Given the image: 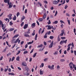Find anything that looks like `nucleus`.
<instances>
[{
    "label": "nucleus",
    "instance_id": "39448f33",
    "mask_svg": "<svg viewBox=\"0 0 76 76\" xmlns=\"http://www.w3.org/2000/svg\"><path fill=\"white\" fill-rule=\"evenodd\" d=\"M53 45V41L51 43L50 45H49V47L50 48H52Z\"/></svg>",
    "mask_w": 76,
    "mask_h": 76
},
{
    "label": "nucleus",
    "instance_id": "8fccbe9b",
    "mask_svg": "<svg viewBox=\"0 0 76 76\" xmlns=\"http://www.w3.org/2000/svg\"><path fill=\"white\" fill-rule=\"evenodd\" d=\"M66 39V37H61V39Z\"/></svg>",
    "mask_w": 76,
    "mask_h": 76
},
{
    "label": "nucleus",
    "instance_id": "f3484780",
    "mask_svg": "<svg viewBox=\"0 0 76 76\" xmlns=\"http://www.w3.org/2000/svg\"><path fill=\"white\" fill-rule=\"evenodd\" d=\"M31 30L30 29V28H29L28 29V31L27 32V34H30V31Z\"/></svg>",
    "mask_w": 76,
    "mask_h": 76
},
{
    "label": "nucleus",
    "instance_id": "bf43d9fd",
    "mask_svg": "<svg viewBox=\"0 0 76 76\" xmlns=\"http://www.w3.org/2000/svg\"><path fill=\"white\" fill-rule=\"evenodd\" d=\"M15 58V57H12V61H13L14 60Z\"/></svg>",
    "mask_w": 76,
    "mask_h": 76
},
{
    "label": "nucleus",
    "instance_id": "c85d7f7f",
    "mask_svg": "<svg viewBox=\"0 0 76 76\" xmlns=\"http://www.w3.org/2000/svg\"><path fill=\"white\" fill-rule=\"evenodd\" d=\"M37 34L35 36V40H37Z\"/></svg>",
    "mask_w": 76,
    "mask_h": 76
},
{
    "label": "nucleus",
    "instance_id": "4c0bfd02",
    "mask_svg": "<svg viewBox=\"0 0 76 76\" xmlns=\"http://www.w3.org/2000/svg\"><path fill=\"white\" fill-rule=\"evenodd\" d=\"M65 61V59H61L60 60V61L61 62H63L64 61Z\"/></svg>",
    "mask_w": 76,
    "mask_h": 76
},
{
    "label": "nucleus",
    "instance_id": "c756f323",
    "mask_svg": "<svg viewBox=\"0 0 76 76\" xmlns=\"http://www.w3.org/2000/svg\"><path fill=\"white\" fill-rule=\"evenodd\" d=\"M54 38V36H50V39H52Z\"/></svg>",
    "mask_w": 76,
    "mask_h": 76
},
{
    "label": "nucleus",
    "instance_id": "f03ea898",
    "mask_svg": "<svg viewBox=\"0 0 76 76\" xmlns=\"http://www.w3.org/2000/svg\"><path fill=\"white\" fill-rule=\"evenodd\" d=\"M15 40V39H13L11 40V42L12 44L14 43H17L18 42V43L19 44H20V39H19V38H18L14 42V41Z\"/></svg>",
    "mask_w": 76,
    "mask_h": 76
},
{
    "label": "nucleus",
    "instance_id": "ea45409f",
    "mask_svg": "<svg viewBox=\"0 0 76 76\" xmlns=\"http://www.w3.org/2000/svg\"><path fill=\"white\" fill-rule=\"evenodd\" d=\"M60 22L61 23H65V22L62 20H60Z\"/></svg>",
    "mask_w": 76,
    "mask_h": 76
},
{
    "label": "nucleus",
    "instance_id": "4d7b16f0",
    "mask_svg": "<svg viewBox=\"0 0 76 76\" xmlns=\"http://www.w3.org/2000/svg\"><path fill=\"white\" fill-rule=\"evenodd\" d=\"M45 28H44L43 29V31L41 32V34H42L43 33V32L44 31V30H45Z\"/></svg>",
    "mask_w": 76,
    "mask_h": 76
},
{
    "label": "nucleus",
    "instance_id": "cd10ccee",
    "mask_svg": "<svg viewBox=\"0 0 76 76\" xmlns=\"http://www.w3.org/2000/svg\"><path fill=\"white\" fill-rule=\"evenodd\" d=\"M14 30V28H11L10 29L9 31H12Z\"/></svg>",
    "mask_w": 76,
    "mask_h": 76
},
{
    "label": "nucleus",
    "instance_id": "58836bf2",
    "mask_svg": "<svg viewBox=\"0 0 76 76\" xmlns=\"http://www.w3.org/2000/svg\"><path fill=\"white\" fill-rule=\"evenodd\" d=\"M48 25H50L51 24V21H50V20H49V22H48Z\"/></svg>",
    "mask_w": 76,
    "mask_h": 76
},
{
    "label": "nucleus",
    "instance_id": "052dcab7",
    "mask_svg": "<svg viewBox=\"0 0 76 76\" xmlns=\"http://www.w3.org/2000/svg\"><path fill=\"white\" fill-rule=\"evenodd\" d=\"M47 38V36L46 35H45L44 36V38Z\"/></svg>",
    "mask_w": 76,
    "mask_h": 76
},
{
    "label": "nucleus",
    "instance_id": "6ab92c4d",
    "mask_svg": "<svg viewBox=\"0 0 76 76\" xmlns=\"http://www.w3.org/2000/svg\"><path fill=\"white\" fill-rule=\"evenodd\" d=\"M6 67L7 68V69H4V71L5 72H6L8 69L9 66H7Z\"/></svg>",
    "mask_w": 76,
    "mask_h": 76
},
{
    "label": "nucleus",
    "instance_id": "9d476101",
    "mask_svg": "<svg viewBox=\"0 0 76 76\" xmlns=\"http://www.w3.org/2000/svg\"><path fill=\"white\" fill-rule=\"evenodd\" d=\"M28 27V24H25L23 28L24 29H26Z\"/></svg>",
    "mask_w": 76,
    "mask_h": 76
},
{
    "label": "nucleus",
    "instance_id": "72a5a7b5",
    "mask_svg": "<svg viewBox=\"0 0 76 76\" xmlns=\"http://www.w3.org/2000/svg\"><path fill=\"white\" fill-rule=\"evenodd\" d=\"M67 39H66L65 40H63V41L64 43H65V44H66L67 42Z\"/></svg>",
    "mask_w": 76,
    "mask_h": 76
},
{
    "label": "nucleus",
    "instance_id": "f704fd0d",
    "mask_svg": "<svg viewBox=\"0 0 76 76\" xmlns=\"http://www.w3.org/2000/svg\"><path fill=\"white\" fill-rule=\"evenodd\" d=\"M54 65H52L51 67V70H53L54 69Z\"/></svg>",
    "mask_w": 76,
    "mask_h": 76
},
{
    "label": "nucleus",
    "instance_id": "37998d69",
    "mask_svg": "<svg viewBox=\"0 0 76 76\" xmlns=\"http://www.w3.org/2000/svg\"><path fill=\"white\" fill-rule=\"evenodd\" d=\"M68 7V5H66L65 7V9H66Z\"/></svg>",
    "mask_w": 76,
    "mask_h": 76
},
{
    "label": "nucleus",
    "instance_id": "13d9d810",
    "mask_svg": "<svg viewBox=\"0 0 76 76\" xmlns=\"http://www.w3.org/2000/svg\"><path fill=\"white\" fill-rule=\"evenodd\" d=\"M44 2L45 4H47L48 3V2L47 1H44Z\"/></svg>",
    "mask_w": 76,
    "mask_h": 76
},
{
    "label": "nucleus",
    "instance_id": "680f3d73",
    "mask_svg": "<svg viewBox=\"0 0 76 76\" xmlns=\"http://www.w3.org/2000/svg\"><path fill=\"white\" fill-rule=\"evenodd\" d=\"M66 15L67 16L70 17L69 14L68 13H66Z\"/></svg>",
    "mask_w": 76,
    "mask_h": 76
},
{
    "label": "nucleus",
    "instance_id": "49530a36",
    "mask_svg": "<svg viewBox=\"0 0 76 76\" xmlns=\"http://www.w3.org/2000/svg\"><path fill=\"white\" fill-rule=\"evenodd\" d=\"M11 53H10V52L8 54H7V56H10V55H11Z\"/></svg>",
    "mask_w": 76,
    "mask_h": 76
},
{
    "label": "nucleus",
    "instance_id": "412c9836",
    "mask_svg": "<svg viewBox=\"0 0 76 76\" xmlns=\"http://www.w3.org/2000/svg\"><path fill=\"white\" fill-rule=\"evenodd\" d=\"M20 57L19 56H18V57H17L16 59V60L18 61H19L20 60Z\"/></svg>",
    "mask_w": 76,
    "mask_h": 76
},
{
    "label": "nucleus",
    "instance_id": "e433bc0d",
    "mask_svg": "<svg viewBox=\"0 0 76 76\" xmlns=\"http://www.w3.org/2000/svg\"><path fill=\"white\" fill-rule=\"evenodd\" d=\"M7 20H8V23H9V21H10L9 19L8 18H6V19H5V21H7Z\"/></svg>",
    "mask_w": 76,
    "mask_h": 76
},
{
    "label": "nucleus",
    "instance_id": "c9c22d12",
    "mask_svg": "<svg viewBox=\"0 0 76 76\" xmlns=\"http://www.w3.org/2000/svg\"><path fill=\"white\" fill-rule=\"evenodd\" d=\"M67 22L69 23V25H70V20H67Z\"/></svg>",
    "mask_w": 76,
    "mask_h": 76
},
{
    "label": "nucleus",
    "instance_id": "0eeeda50",
    "mask_svg": "<svg viewBox=\"0 0 76 76\" xmlns=\"http://www.w3.org/2000/svg\"><path fill=\"white\" fill-rule=\"evenodd\" d=\"M46 27H48V30H50L51 29V26L50 25H47L46 26Z\"/></svg>",
    "mask_w": 76,
    "mask_h": 76
},
{
    "label": "nucleus",
    "instance_id": "9b49d317",
    "mask_svg": "<svg viewBox=\"0 0 76 76\" xmlns=\"http://www.w3.org/2000/svg\"><path fill=\"white\" fill-rule=\"evenodd\" d=\"M22 65L26 66H27V64L25 62H23V63H22Z\"/></svg>",
    "mask_w": 76,
    "mask_h": 76
},
{
    "label": "nucleus",
    "instance_id": "ddd939ff",
    "mask_svg": "<svg viewBox=\"0 0 76 76\" xmlns=\"http://www.w3.org/2000/svg\"><path fill=\"white\" fill-rule=\"evenodd\" d=\"M19 36V35L18 34H16L14 36V37H12V39L14 38H17V37L18 36Z\"/></svg>",
    "mask_w": 76,
    "mask_h": 76
},
{
    "label": "nucleus",
    "instance_id": "f257e3e1",
    "mask_svg": "<svg viewBox=\"0 0 76 76\" xmlns=\"http://www.w3.org/2000/svg\"><path fill=\"white\" fill-rule=\"evenodd\" d=\"M0 25L1 26L2 28V29L4 30V32H5L7 30V28H5L6 26L5 25L4 26V24L3 23V22L1 20H0V27H1Z\"/></svg>",
    "mask_w": 76,
    "mask_h": 76
},
{
    "label": "nucleus",
    "instance_id": "6e6d98bb",
    "mask_svg": "<svg viewBox=\"0 0 76 76\" xmlns=\"http://www.w3.org/2000/svg\"><path fill=\"white\" fill-rule=\"evenodd\" d=\"M64 30H62L61 31V33H62V34H64Z\"/></svg>",
    "mask_w": 76,
    "mask_h": 76
},
{
    "label": "nucleus",
    "instance_id": "4468645a",
    "mask_svg": "<svg viewBox=\"0 0 76 76\" xmlns=\"http://www.w3.org/2000/svg\"><path fill=\"white\" fill-rule=\"evenodd\" d=\"M32 28L34 27L35 26V23H34L31 25Z\"/></svg>",
    "mask_w": 76,
    "mask_h": 76
},
{
    "label": "nucleus",
    "instance_id": "6e6552de",
    "mask_svg": "<svg viewBox=\"0 0 76 76\" xmlns=\"http://www.w3.org/2000/svg\"><path fill=\"white\" fill-rule=\"evenodd\" d=\"M47 16V13H44V15H43V19H45L46 18V17Z\"/></svg>",
    "mask_w": 76,
    "mask_h": 76
},
{
    "label": "nucleus",
    "instance_id": "c03bdc74",
    "mask_svg": "<svg viewBox=\"0 0 76 76\" xmlns=\"http://www.w3.org/2000/svg\"><path fill=\"white\" fill-rule=\"evenodd\" d=\"M16 15H17V17H18V16L20 15V13H19V12H18L17 13V14H16Z\"/></svg>",
    "mask_w": 76,
    "mask_h": 76
},
{
    "label": "nucleus",
    "instance_id": "5fc2aeb1",
    "mask_svg": "<svg viewBox=\"0 0 76 76\" xmlns=\"http://www.w3.org/2000/svg\"><path fill=\"white\" fill-rule=\"evenodd\" d=\"M39 51L41 52L42 51H43V49H39Z\"/></svg>",
    "mask_w": 76,
    "mask_h": 76
},
{
    "label": "nucleus",
    "instance_id": "bb28decb",
    "mask_svg": "<svg viewBox=\"0 0 76 76\" xmlns=\"http://www.w3.org/2000/svg\"><path fill=\"white\" fill-rule=\"evenodd\" d=\"M39 22H42L43 21V18H39Z\"/></svg>",
    "mask_w": 76,
    "mask_h": 76
},
{
    "label": "nucleus",
    "instance_id": "a211bd4d",
    "mask_svg": "<svg viewBox=\"0 0 76 76\" xmlns=\"http://www.w3.org/2000/svg\"><path fill=\"white\" fill-rule=\"evenodd\" d=\"M42 70V69H40V75H43V72Z\"/></svg>",
    "mask_w": 76,
    "mask_h": 76
},
{
    "label": "nucleus",
    "instance_id": "3c124183",
    "mask_svg": "<svg viewBox=\"0 0 76 76\" xmlns=\"http://www.w3.org/2000/svg\"><path fill=\"white\" fill-rule=\"evenodd\" d=\"M15 45H16V44L15 43V44H14V45H13V46H12V49L13 48H14V47L15 46Z\"/></svg>",
    "mask_w": 76,
    "mask_h": 76
},
{
    "label": "nucleus",
    "instance_id": "2f4dec72",
    "mask_svg": "<svg viewBox=\"0 0 76 76\" xmlns=\"http://www.w3.org/2000/svg\"><path fill=\"white\" fill-rule=\"evenodd\" d=\"M37 53H34V54L33 55V57L34 58H35L36 57Z\"/></svg>",
    "mask_w": 76,
    "mask_h": 76
},
{
    "label": "nucleus",
    "instance_id": "79ce46f5",
    "mask_svg": "<svg viewBox=\"0 0 76 76\" xmlns=\"http://www.w3.org/2000/svg\"><path fill=\"white\" fill-rule=\"evenodd\" d=\"M28 53V52L26 50V51H25L23 53L24 54H27Z\"/></svg>",
    "mask_w": 76,
    "mask_h": 76
},
{
    "label": "nucleus",
    "instance_id": "338daca9",
    "mask_svg": "<svg viewBox=\"0 0 76 76\" xmlns=\"http://www.w3.org/2000/svg\"><path fill=\"white\" fill-rule=\"evenodd\" d=\"M71 45H72V47H73V48H74V45L73 44V43H72V44H71Z\"/></svg>",
    "mask_w": 76,
    "mask_h": 76
},
{
    "label": "nucleus",
    "instance_id": "0e129e2a",
    "mask_svg": "<svg viewBox=\"0 0 76 76\" xmlns=\"http://www.w3.org/2000/svg\"><path fill=\"white\" fill-rule=\"evenodd\" d=\"M12 16V14H9V15H8V17H11Z\"/></svg>",
    "mask_w": 76,
    "mask_h": 76
},
{
    "label": "nucleus",
    "instance_id": "473e14b6",
    "mask_svg": "<svg viewBox=\"0 0 76 76\" xmlns=\"http://www.w3.org/2000/svg\"><path fill=\"white\" fill-rule=\"evenodd\" d=\"M64 43L63 40H61V42H60V44L61 45L62 44Z\"/></svg>",
    "mask_w": 76,
    "mask_h": 76
},
{
    "label": "nucleus",
    "instance_id": "774afa93",
    "mask_svg": "<svg viewBox=\"0 0 76 76\" xmlns=\"http://www.w3.org/2000/svg\"><path fill=\"white\" fill-rule=\"evenodd\" d=\"M28 47V45L27 44H26V45H25V48H27Z\"/></svg>",
    "mask_w": 76,
    "mask_h": 76
},
{
    "label": "nucleus",
    "instance_id": "2eb2a0df",
    "mask_svg": "<svg viewBox=\"0 0 76 76\" xmlns=\"http://www.w3.org/2000/svg\"><path fill=\"white\" fill-rule=\"evenodd\" d=\"M23 18H21V20L22 21L23 20L25 19V17L24 15H23Z\"/></svg>",
    "mask_w": 76,
    "mask_h": 76
},
{
    "label": "nucleus",
    "instance_id": "a18cd8bd",
    "mask_svg": "<svg viewBox=\"0 0 76 76\" xmlns=\"http://www.w3.org/2000/svg\"><path fill=\"white\" fill-rule=\"evenodd\" d=\"M24 22H22V23H21V27H22L23 26V25H24Z\"/></svg>",
    "mask_w": 76,
    "mask_h": 76
},
{
    "label": "nucleus",
    "instance_id": "20e7f679",
    "mask_svg": "<svg viewBox=\"0 0 76 76\" xmlns=\"http://www.w3.org/2000/svg\"><path fill=\"white\" fill-rule=\"evenodd\" d=\"M73 64L72 63V62H70L69 63V68H70V69H71V70H72V69H73L72 66V65L73 66Z\"/></svg>",
    "mask_w": 76,
    "mask_h": 76
},
{
    "label": "nucleus",
    "instance_id": "09e8293b",
    "mask_svg": "<svg viewBox=\"0 0 76 76\" xmlns=\"http://www.w3.org/2000/svg\"><path fill=\"white\" fill-rule=\"evenodd\" d=\"M38 4L40 6H42V4H41V3H40V2H38Z\"/></svg>",
    "mask_w": 76,
    "mask_h": 76
},
{
    "label": "nucleus",
    "instance_id": "b1692460",
    "mask_svg": "<svg viewBox=\"0 0 76 76\" xmlns=\"http://www.w3.org/2000/svg\"><path fill=\"white\" fill-rule=\"evenodd\" d=\"M24 36L25 37H29V35H28V34H24Z\"/></svg>",
    "mask_w": 76,
    "mask_h": 76
},
{
    "label": "nucleus",
    "instance_id": "a878e982",
    "mask_svg": "<svg viewBox=\"0 0 76 76\" xmlns=\"http://www.w3.org/2000/svg\"><path fill=\"white\" fill-rule=\"evenodd\" d=\"M42 29V28H41L39 30V33L40 34L41 33V30Z\"/></svg>",
    "mask_w": 76,
    "mask_h": 76
},
{
    "label": "nucleus",
    "instance_id": "7c9ffc66",
    "mask_svg": "<svg viewBox=\"0 0 76 76\" xmlns=\"http://www.w3.org/2000/svg\"><path fill=\"white\" fill-rule=\"evenodd\" d=\"M35 30H34L33 31V33L32 34V35H33V36H34L35 34Z\"/></svg>",
    "mask_w": 76,
    "mask_h": 76
},
{
    "label": "nucleus",
    "instance_id": "603ef678",
    "mask_svg": "<svg viewBox=\"0 0 76 76\" xmlns=\"http://www.w3.org/2000/svg\"><path fill=\"white\" fill-rule=\"evenodd\" d=\"M58 14V12L57 10H56L55 14L54 15L55 16H56L57 15V14Z\"/></svg>",
    "mask_w": 76,
    "mask_h": 76
},
{
    "label": "nucleus",
    "instance_id": "393cba45",
    "mask_svg": "<svg viewBox=\"0 0 76 76\" xmlns=\"http://www.w3.org/2000/svg\"><path fill=\"white\" fill-rule=\"evenodd\" d=\"M58 54V51H56V52H55V53H54V55H57Z\"/></svg>",
    "mask_w": 76,
    "mask_h": 76
},
{
    "label": "nucleus",
    "instance_id": "7ed1b4c3",
    "mask_svg": "<svg viewBox=\"0 0 76 76\" xmlns=\"http://www.w3.org/2000/svg\"><path fill=\"white\" fill-rule=\"evenodd\" d=\"M4 2L5 3H7V4L9 6V8H11L13 6V5L12 4L11 5L10 4V0H4Z\"/></svg>",
    "mask_w": 76,
    "mask_h": 76
},
{
    "label": "nucleus",
    "instance_id": "4be33fe9",
    "mask_svg": "<svg viewBox=\"0 0 76 76\" xmlns=\"http://www.w3.org/2000/svg\"><path fill=\"white\" fill-rule=\"evenodd\" d=\"M16 19V17L15 15H14V17L13 18V20H15Z\"/></svg>",
    "mask_w": 76,
    "mask_h": 76
},
{
    "label": "nucleus",
    "instance_id": "aec40b11",
    "mask_svg": "<svg viewBox=\"0 0 76 76\" xmlns=\"http://www.w3.org/2000/svg\"><path fill=\"white\" fill-rule=\"evenodd\" d=\"M61 39L60 38V35H58V42H59L60 40Z\"/></svg>",
    "mask_w": 76,
    "mask_h": 76
},
{
    "label": "nucleus",
    "instance_id": "5701e85b",
    "mask_svg": "<svg viewBox=\"0 0 76 76\" xmlns=\"http://www.w3.org/2000/svg\"><path fill=\"white\" fill-rule=\"evenodd\" d=\"M25 69H26V70H27V71L28 72L29 71V69H28V68L27 67H26V68H25Z\"/></svg>",
    "mask_w": 76,
    "mask_h": 76
},
{
    "label": "nucleus",
    "instance_id": "423d86ee",
    "mask_svg": "<svg viewBox=\"0 0 76 76\" xmlns=\"http://www.w3.org/2000/svg\"><path fill=\"white\" fill-rule=\"evenodd\" d=\"M58 2L56 0L55 1H53V4H55V5H56L58 4Z\"/></svg>",
    "mask_w": 76,
    "mask_h": 76
},
{
    "label": "nucleus",
    "instance_id": "a19ab883",
    "mask_svg": "<svg viewBox=\"0 0 76 76\" xmlns=\"http://www.w3.org/2000/svg\"><path fill=\"white\" fill-rule=\"evenodd\" d=\"M12 24H13V23L12 22V21L10 22V25L11 26L12 25Z\"/></svg>",
    "mask_w": 76,
    "mask_h": 76
},
{
    "label": "nucleus",
    "instance_id": "dca6fc26",
    "mask_svg": "<svg viewBox=\"0 0 76 76\" xmlns=\"http://www.w3.org/2000/svg\"><path fill=\"white\" fill-rule=\"evenodd\" d=\"M58 20H56L53 22V24H57L58 23Z\"/></svg>",
    "mask_w": 76,
    "mask_h": 76
},
{
    "label": "nucleus",
    "instance_id": "f8f14e48",
    "mask_svg": "<svg viewBox=\"0 0 76 76\" xmlns=\"http://www.w3.org/2000/svg\"><path fill=\"white\" fill-rule=\"evenodd\" d=\"M43 45L42 44H41V45H39L37 48H42L43 47Z\"/></svg>",
    "mask_w": 76,
    "mask_h": 76
},
{
    "label": "nucleus",
    "instance_id": "1a4fd4ad",
    "mask_svg": "<svg viewBox=\"0 0 76 76\" xmlns=\"http://www.w3.org/2000/svg\"><path fill=\"white\" fill-rule=\"evenodd\" d=\"M51 33V32L50 31H47L45 34V35H47V34L49 35Z\"/></svg>",
    "mask_w": 76,
    "mask_h": 76
},
{
    "label": "nucleus",
    "instance_id": "de8ad7c7",
    "mask_svg": "<svg viewBox=\"0 0 76 76\" xmlns=\"http://www.w3.org/2000/svg\"><path fill=\"white\" fill-rule=\"evenodd\" d=\"M18 53H17L16 55H18L20 53V50L19 51V50H18Z\"/></svg>",
    "mask_w": 76,
    "mask_h": 76
},
{
    "label": "nucleus",
    "instance_id": "864d4df0",
    "mask_svg": "<svg viewBox=\"0 0 76 76\" xmlns=\"http://www.w3.org/2000/svg\"><path fill=\"white\" fill-rule=\"evenodd\" d=\"M44 66V64L43 63H42V64H41V67H43Z\"/></svg>",
    "mask_w": 76,
    "mask_h": 76
},
{
    "label": "nucleus",
    "instance_id": "69168bd1",
    "mask_svg": "<svg viewBox=\"0 0 76 76\" xmlns=\"http://www.w3.org/2000/svg\"><path fill=\"white\" fill-rule=\"evenodd\" d=\"M74 55H75V56H76V50H74Z\"/></svg>",
    "mask_w": 76,
    "mask_h": 76
},
{
    "label": "nucleus",
    "instance_id": "e2e57ef3",
    "mask_svg": "<svg viewBox=\"0 0 76 76\" xmlns=\"http://www.w3.org/2000/svg\"><path fill=\"white\" fill-rule=\"evenodd\" d=\"M68 47V48L67 50V51L69 50H70V46H69V47Z\"/></svg>",
    "mask_w": 76,
    "mask_h": 76
}]
</instances>
